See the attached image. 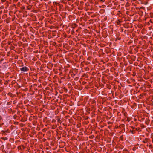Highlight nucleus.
Listing matches in <instances>:
<instances>
[{
	"instance_id": "nucleus-4",
	"label": "nucleus",
	"mask_w": 153,
	"mask_h": 153,
	"mask_svg": "<svg viewBox=\"0 0 153 153\" xmlns=\"http://www.w3.org/2000/svg\"><path fill=\"white\" fill-rule=\"evenodd\" d=\"M8 95L10 97H12L13 94L9 92L8 94Z\"/></svg>"
},
{
	"instance_id": "nucleus-16",
	"label": "nucleus",
	"mask_w": 153,
	"mask_h": 153,
	"mask_svg": "<svg viewBox=\"0 0 153 153\" xmlns=\"http://www.w3.org/2000/svg\"><path fill=\"white\" fill-rule=\"evenodd\" d=\"M10 110L11 111H12V109H11V108H10Z\"/></svg>"
},
{
	"instance_id": "nucleus-14",
	"label": "nucleus",
	"mask_w": 153,
	"mask_h": 153,
	"mask_svg": "<svg viewBox=\"0 0 153 153\" xmlns=\"http://www.w3.org/2000/svg\"><path fill=\"white\" fill-rule=\"evenodd\" d=\"M133 150H134V148H133Z\"/></svg>"
},
{
	"instance_id": "nucleus-15",
	"label": "nucleus",
	"mask_w": 153,
	"mask_h": 153,
	"mask_svg": "<svg viewBox=\"0 0 153 153\" xmlns=\"http://www.w3.org/2000/svg\"><path fill=\"white\" fill-rule=\"evenodd\" d=\"M3 0V1H5V0Z\"/></svg>"
},
{
	"instance_id": "nucleus-9",
	"label": "nucleus",
	"mask_w": 153,
	"mask_h": 153,
	"mask_svg": "<svg viewBox=\"0 0 153 153\" xmlns=\"http://www.w3.org/2000/svg\"><path fill=\"white\" fill-rule=\"evenodd\" d=\"M1 132H2V133L3 134H4L5 133V131H2Z\"/></svg>"
},
{
	"instance_id": "nucleus-12",
	"label": "nucleus",
	"mask_w": 153,
	"mask_h": 153,
	"mask_svg": "<svg viewBox=\"0 0 153 153\" xmlns=\"http://www.w3.org/2000/svg\"><path fill=\"white\" fill-rule=\"evenodd\" d=\"M132 128L133 129H134V128H135L133 127H132ZM135 129H136V130H137V128H135Z\"/></svg>"
},
{
	"instance_id": "nucleus-2",
	"label": "nucleus",
	"mask_w": 153,
	"mask_h": 153,
	"mask_svg": "<svg viewBox=\"0 0 153 153\" xmlns=\"http://www.w3.org/2000/svg\"><path fill=\"white\" fill-rule=\"evenodd\" d=\"M77 26V25L76 24L74 23V24H73L72 27L73 28H76Z\"/></svg>"
},
{
	"instance_id": "nucleus-6",
	"label": "nucleus",
	"mask_w": 153,
	"mask_h": 153,
	"mask_svg": "<svg viewBox=\"0 0 153 153\" xmlns=\"http://www.w3.org/2000/svg\"><path fill=\"white\" fill-rule=\"evenodd\" d=\"M21 147V149H24L25 148V146H24L23 145H22V146H20Z\"/></svg>"
},
{
	"instance_id": "nucleus-13",
	"label": "nucleus",
	"mask_w": 153,
	"mask_h": 153,
	"mask_svg": "<svg viewBox=\"0 0 153 153\" xmlns=\"http://www.w3.org/2000/svg\"><path fill=\"white\" fill-rule=\"evenodd\" d=\"M150 22H151L152 23V21H151V19L150 20Z\"/></svg>"
},
{
	"instance_id": "nucleus-17",
	"label": "nucleus",
	"mask_w": 153,
	"mask_h": 153,
	"mask_svg": "<svg viewBox=\"0 0 153 153\" xmlns=\"http://www.w3.org/2000/svg\"><path fill=\"white\" fill-rule=\"evenodd\" d=\"M13 103H14H14H15V101H14L13 102Z\"/></svg>"
},
{
	"instance_id": "nucleus-5",
	"label": "nucleus",
	"mask_w": 153,
	"mask_h": 153,
	"mask_svg": "<svg viewBox=\"0 0 153 153\" xmlns=\"http://www.w3.org/2000/svg\"><path fill=\"white\" fill-rule=\"evenodd\" d=\"M17 148H18V149L19 150L22 149H21V147L20 146H18Z\"/></svg>"
},
{
	"instance_id": "nucleus-8",
	"label": "nucleus",
	"mask_w": 153,
	"mask_h": 153,
	"mask_svg": "<svg viewBox=\"0 0 153 153\" xmlns=\"http://www.w3.org/2000/svg\"><path fill=\"white\" fill-rule=\"evenodd\" d=\"M59 128L60 130H62V127L60 126L59 127Z\"/></svg>"
},
{
	"instance_id": "nucleus-7",
	"label": "nucleus",
	"mask_w": 153,
	"mask_h": 153,
	"mask_svg": "<svg viewBox=\"0 0 153 153\" xmlns=\"http://www.w3.org/2000/svg\"><path fill=\"white\" fill-rule=\"evenodd\" d=\"M12 102L11 101V102H7V105H9V104H11V103Z\"/></svg>"
},
{
	"instance_id": "nucleus-11",
	"label": "nucleus",
	"mask_w": 153,
	"mask_h": 153,
	"mask_svg": "<svg viewBox=\"0 0 153 153\" xmlns=\"http://www.w3.org/2000/svg\"><path fill=\"white\" fill-rule=\"evenodd\" d=\"M100 1L102 2H104L105 1V0H100Z\"/></svg>"
},
{
	"instance_id": "nucleus-3",
	"label": "nucleus",
	"mask_w": 153,
	"mask_h": 153,
	"mask_svg": "<svg viewBox=\"0 0 153 153\" xmlns=\"http://www.w3.org/2000/svg\"><path fill=\"white\" fill-rule=\"evenodd\" d=\"M122 22V21H120L119 20H117V25H119L120 22Z\"/></svg>"
},
{
	"instance_id": "nucleus-1",
	"label": "nucleus",
	"mask_w": 153,
	"mask_h": 153,
	"mask_svg": "<svg viewBox=\"0 0 153 153\" xmlns=\"http://www.w3.org/2000/svg\"><path fill=\"white\" fill-rule=\"evenodd\" d=\"M20 69L21 71L23 72H27L29 70V69L28 67L26 66L20 68Z\"/></svg>"
},
{
	"instance_id": "nucleus-10",
	"label": "nucleus",
	"mask_w": 153,
	"mask_h": 153,
	"mask_svg": "<svg viewBox=\"0 0 153 153\" xmlns=\"http://www.w3.org/2000/svg\"><path fill=\"white\" fill-rule=\"evenodd\" d=\"M2 117L1 116H0V121L2 119Z\"/></svg>"
}]
</instances>
